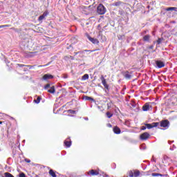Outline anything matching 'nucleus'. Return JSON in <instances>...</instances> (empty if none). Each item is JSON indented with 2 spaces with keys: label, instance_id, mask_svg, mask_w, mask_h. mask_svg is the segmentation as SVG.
<instances>
[{
  "label": "nucleus",
  "instance_id": "nucleus-1",
  "mask_svg": "<svg viewBox=\"0 0 177 177\" xmlns=\"http://www.w3.org/2000/svg\"><path fill=\"white\" fill-rule=\"evenodd\" d=\"M129 177H138L140 176V171L139 170H130L127 172Z\"/></svg>",
  "mask_w": 177,
  "mask_h": 177
},
{
  "label": "nucleus",
  "instance_id": "nucleus-2",
  "mask_svg": "<svg viewBox=\"0 0 177 177\" xmlns=\"http://www.w3.org/2000/svg\"><path fill=\"white\" fill-rule=\"evenodd\" d=\"M97 13H98V15H104V13H106V7H104L103 4H99L97 7Z\"/></svg>",
  "mask_w": 177,
  "mask_h": 177
},
{
  "label": "nucleus",
  "instance_id": "nucleus-3",
  "mask_svg": "<svg viewBox=\"0 0 177 177\" xmlns=\"http://www.w3.org/2000/svg\"><path fill=\"white\" fill-rule=\"evenodd\" d=\"M17 66L18 67H24V71H28V70H31L32 68H34L35 66H32V65H24L21 64H17Z\"/></svg>",
  "mask_w": 177,
  "mask_h": 177
},
{
  "label": "nucleus",
  "instance_id": "nucleus-4",
  "mask_svg": "<svg viewBox=\"0 0 177 177\" xmlns=\"http://www.w3.org/2000/svg\"><path fill=\"white\" fill-rule=\"evenodd\" d=\"M149 138H150V134L147 132H145L140 136V139L141 140H147Z\"/></svg>",
  "mask_w": 177,
  "mask_h": 177
},
{
  "label": "nucleus",
  "instance_id": "nucleus-5",
  "mask_svg": "<svg viewBox=\"0 0 177 177\" xmlns=\"http://www.w3.org/2000/svg\"><path fill=\"white\" fill-rule=\"evenodd\" d=\"M87 38L88 40H90L91 42H92V44H94V45H99V40L97 39L91 37L89 35H87Z\"/></svg>",
  "mask_w": 177,
  "mask_h": 177
},
{
  "label": "nucleus",
  "instance_id": "nucleus-6",
  "mask_svg": "<svg viewBox=\"0 0 177 177\" xmlns=\"http://www.w3.org/2000/svg\"><path fill=\"white\" fill-rule=\"evenodd\" d=\"M160 127L162 128H167V127H169V121L168 120H162L160 122Z\"/></svg>",
  "mask_w": 177,
  "mask_h": 177
},
{
  "label": "nucleus",
  "instance_id": "nucleus-7",
  "mask_svg": "<svg viewBox=\"0 0 177 177\" xmlns=\"http://www.w3.org/2000/svg\"><path fill=\"white\" fill-rule=\"evenodd\" d=\"M102 85L104 86L105 89H109V84H107V82L104 79V76L102 75L100 77Z\"/></svg>",
  "mask_w": 177,
  "mask_h": 177
},
{
  "label": "nucleus",
  "instance_id": "nucleus-8",
  "mask_svg": "<svg viewBox=\"0 0 177 177\" xmlns=\"http://www.w3.org/2000/svg\"><path fill=\"white\" fill-rule=\"evenodd\" d=\"M156 64L158 68H162V67L165 66V64L162 61L157 60L156 61Z\"/></svg>",
  "mask_w": 177,
  "mask_h": 177
},
{
  "label": "nucleus",
  "instance_id": "nucleus-9",
  "mask_svg": "<svg viewBox=\"0 0 177 177\" xmlns=\"http://www.w3.org/2000/svg\"><path fill=\"white\" fill-rule=\"evenodd\" d=\"M48 15H49V12L48 11H45L43 15H40L38 18V21H42V20H44V19H45L46 17V16H48Z\"/></svg>",
  "mask_w": 177,
  "mask_h": 177
},
{
  "label": "nucleus",
  "instance_id": "nucleus-10",
  "mask_svg": "<svg viewBox=\"0 0 177 177\" xmlns=\"http://www.w3.org/2000/svg\"><path fill=\"white\" fill-rule=\"evenodd\" d=\"M88 174V175H91V176H97V175H99V171L97 170L91 169Z\"/></svg>",
  "mask_w": 177,
  "mask_h": 177
},
{
  "label": "nucleus",
  "instance_id": "nucleus-11",
  "mask_svg": "<svg viewBox=\"0 0 177 177\" xmlns=\"http://www.w3.org/2000/svg\"><path fill=\"white\" fill-rule=\"evenodd\" d=\"M64 143V145L66 147H71V140L70 139V138H67Z\"/></svg>",
  "mask_w": 177,
  "mask_h": 177
},
{
  "label": "nucleus",
  "instance_id": "nucleus-12",
  "mask_svg": "<svg viewBox=\"0 0 177 177\" xmlns=\"http://www.w3.org/2000/svg\"><path fill=\"white\" fill-rule=\"evenodd\" d=\"M53 75H50V74H45L44 76H43V80L44 81H46L48 80H52L53 79Z\"/></svg>",
  "mask_w": 177,
  "mask_h": 177
},
{
  "label": "nucleus",
  "instance_id": "nucleus-13",
  "mask_svg": "<svg viewBox=\"0 0 177 177\" xmlns=\"http://www.w3.org/2000/svg\"><path fill=\"white\" fill-rule=\"evenodd\" d=\"M123 75L124 77V78H126V80H131V78H132V75H131L129 74V71H127L126 72H124L123 73Z\"/></svg>",
  "mask_w": 177,
  "mask_h": 177
},
{
  "label": "nucleus",
  "instance_id": "nucleus-14",
  "mask_svg": "<svg viewBox=\"0 0 177 177\" xmlns=\"http://www.w3.org/2000/svg\"><path fill=\"white\" fill-rule=\"evenodd\" d=\"M114 133H115L116 135H120V133H121V129H120V127H113V129Z\"/></svg>",
  "mask_w": 177,
  "mask_h": 177
},
{
  "label": "nucleus",
  "instance_id": "nucleus-15",
  "mask_svg": "<svg viewBox=\"0 0 177 177\" xmlns=\"http://www.w3.org/2000/svg\"><path fill=\"white\" fill-rule=\"evenodd\" d=\"M102 30H100L98 32V37H101L102 42H104L105 41H106L107 39L106 38V36H103V34H102Z\"/></svg>",
  "mask_w": 177,
  "mask_h": 177
},
{
  "label": "nucleus",
  "instance_id": "nucleus-16",
  "mask_svg": "<svg viewBox=\"0 0 177 177\" xmlns=\"http://www.w3.org/2000/svg\"><path fill=\"white\" fill-rule=\"evenodd\" d=\"M142 110H143V111H149V110H150V104L149 103H146L142 106Z\"/></svg>",
  "mask_w": 177,
  "mask_h": 177
},
{
  "label": "nucleus",
  "instance_id": "nucleus-17",
  "mask_svg": "<svg viewBox=\"0 0 177 177\" xmlns=\"http://www.w3.org/2000/svg\"><path fill=\"white\" fill-rule=\"evenodd\" d=\"M48 174L50 176L57 177V176H56V173L55 172V171H53V169H50L48 171Z\"/></svg>",
  "mask_w": 177,
  "mask_h": 177
},
{
  "label": "nucleus",
  "instance_id": "nucleus-18",
  "mask_svg": "<svg viewBox=\"0 0 177 177\" xmlns=\"http://www.w3.org/2000/svg\"><path fill=\"white\" fill-rule=\"evenodd\" d=\"M86 80H89V75L85 74L82 77V81H86Z\"/></svg>",
  "mask_w": 177,
  "mask_h": 177
},
{
  "label": "nucleus",
  "instance_id": "nucleus-19",
  "mask_svg": "<svg viewBox=\"0 0 177 177\" xmlns=\"http://www.w3.org/2000/svg\"><path fill=\"white\" fill-rule=\"evenodd\" d=\"M48 92L49 93H55V92H56V91L55 90V86H51L50 89L48 90Z\"/></svg>",
  "mask_w": 177,
  "mask_h": 177
},
{
  "label": "nucleus",
  "instance_id": "nucleus-20",
  "mask_svg": "<svg viewBox=\"0 0 177 177\" xmlns=\"http://www.w3.org/2000/svg\"><path fill=\"white\" fill-rule=\"evenodd\" d=\"M149 39H150V35H147L143 37V41H145V42H147Z\"/></svg>",
  "mask_w": 177,
  "mask_h": 177
},
{
  "label": "nucleus",
  "instance_id": "nucleus-21",
  "mask_svg": "<svg viewBox=\"0 0 177 177\" xmlns=\"http://www.w3.org/2000/svg\"><path fill=\"white\" fill-rule=\"evenodd\" d=\"M166 10H167V12H169L170 10H175V12H177V8L176 7H170V8H167L166 9Z\"/></svg>",
  "mask_w": 177,
  "mask_h": 177
},
{
  "label": "nucleus",
  "instance_id": "nucleus-22",
  "mask_svg": "<svg viewBox=\"0 0 177 177\" xmlns=\"http://www.w3.org/2000/svg\"><path fill=\"white\" fill-rule=\"evenodd\" d=\"M4 177H15V176L9 172H6L4 173Z\"/></svg>",
  "mask_w": 177,
  "mask_h": 177
},
{
  "label": "nucleus",
  "instance_id": "nucleus-23",
  "mask_svg": "<svg viewBox=\"0 0 177 177\" xmlns=\"http://www.w3.org/2000/svg\"><path fill=\"white\" fill-rule=\"evenodd\" d=\"M41 97L38 96L37 100H34V102L38 104L41 102Z\"/></svg>",
  "mask_w": 177,
  "mask_h": 177
},
{
  "label": "nucleus",
  "instance_id": "nucleus-24",
  "mask_svg": "<svg viewBox=\"0 0 177 177\" xmlns=\"http://www.w3.org/2000/svg\"><path fill=\"white\" fill-rule=\"evenodd\" d=\"M151 124L152 125V128H156V127H157L158 126L160 125V123L159 122H153Z\"/></svg>",
  "mask_w": 177,
  "mask_h": 177
},
{
  "label": "nucleus",
  "instance_id": "nucleus-25",
  "mask_svg": "<svg viewBox=\"0 0 177 177\" xmlns=\"http://www.w3.org/2000/svg\"><path fill=\"white\" fill-rule=\"evenodd\" d=\"M122 5V2L121 1H117L114 3V6H121Z\"/></svg>",
  "mask_w": 177,
  "mask_h": 177
},
{
  "label": "nucleus",
  "instance_id": "nucleus-26",
  "mask_svg": "<svg viewBox=\"0 0 177 177\" xmlns=\"http://www.w3.org/2000/svg\"><path fill=\"white\" fill-rule=\"evenodd\" d=\"M106 117H108V118H111L113 117V113H110V112H106Z\"/></svg>",
  "mask_w": 177,
  "mask_h": 177
},
{
  "label": "nucleus",
  "instance_id": "nucleus-27",
  "mask_svg": "<svg viewBox=\"0 0 177 177\" xmlns=\"http://www.w3.org/2000/svg\"><path fill=\"white\" fill-rule=\"evenodd\" d=\"M151 176H162V175L158 173H152Z\"/></svg>",
  "mask_w": 177,
  "mask_h": 177
},
{
  "label": "nucleus",
  "instance_id": "nucleus-28",
  "mask_svg": "<svg viewBox=\"0 0 177 177\" xmlns=\"http://www.w3.org/2000/svg\"><path fill=\"white\" fill-rule=\"evenodd\" d=\"M145 126L147 127V129H151V128H153L151 124H146Z\"/></svg>",
  "mask_w": 177,
  "mask_h": 177
},
{
  "label": "nucleus",
  "instance_id": "nucleus-29",
  "mask_svg": "<svg viewBox=\"0 0 177 177\" xmlns=\"http://www.w3.org/2000/svg\"><path fill=\"white\" fill-rule=\"evenodd\" d=\"M96 50H99V49H95V50H84V52H90V53H92V52H96Z\"/></svg>",
  "mask_w": 177,
  "mask_h": 177
},
{
  "label": "nucleus",
  "instance_id": "nucleus-30",
  "mask_svg": "<svg viewBox=\"0 0 177 177\" xmlns=\"http://www.w3.org/2000/svg\"><path fill=\"white\" fill-rule=\"evenodd\" d=\"M12 25H1L0 28H5V27H11Z\"/></svg>",
  "mask_w": 177,
  "mask_h": 177
},
{
  "label": "nucleus",
  "instance_id": "nucleus-31",
  "mask_svg": "<svg viewBox=\"0 0 177 177\" xmlns=\"http://www.w3.org/2000/svg\"><path fill=\"white\" fill-rule=\"evenodd\" d=\"M49 64H50V62H48V64H45V65H39L38 67H47V66H49Z\"/></svg>",
  "mask_w": 177,
  "mask_h": 177
},
{
  "label": "nucleus",
  "instance_id": "nucleus-32",
  "mask_svg": "<svg viewBox=\"0 0 177 177\" xmlns=\"http://www.w3.org/2000/svg\"><path fill=\"white\" fill-rule=\"evenodd\" d=\"M68 113H71V114H75V111L74 110H71V109H69L68 111Z\"/></svg>",
  "mask_w": 177,
  "mask_h": 177
},
{
  "label": "nucleus",
  "instance_id": "nucleus-33",
  "mask_svg": "<svg viewBox=\"0 0 177 177\" xmlns=\"http://www.w3.org/2000/svg\"><path fill=\"white\" fill-rule=\"evenodd\" d=\"M85 99H86V100H93V98L88 97V96H86Z\"/></svg>",
  "mask_w": 177,
  "mask_h": 177
},
{
  "label": "nucleus",
  "instance_id": "nucleus-34",
  "mask_svg": "<svg viewBox=\"0 0 177 177\" xmlns=\"http://www.w3.org/2000/svg\"><path fill=\"white\" fill-rule=\"evenodd\" d=\"M162 41V40L159 38V39L157 40V44H158V45H160V44H161Z\"/></svg>",
  "mask_w": 177,
  "mask_h": 177
},
{
  "label": "nucleus",
  "instance_id": "nucleus-35",
  "mask_svg": "<svg viewBox=\"0 0 177 177\" xmlns=\"http://www.w3.org/2000/svg\"><path fill=\"white\" fill-rule=\"evenodd\" d=\"M48 88H50V84H47L44 86V89H47Z\"/></svg>",
  "mask_w": 177,
  "mask_h": 177
},
{
  "label": "nucleus",
  "instance_id": "nucleus-36",
  "mask_svg": "<svg viewBox=\"0 0 177 177\" xmlns=\"http://www.w3.org/2000/svg\"><path fill=\"white\" fill-rule=\"evenodd\" d=\"M68 59H70L69 55L64 57V60H68Z\"/></svg>",
  "mask_w": 177,
  "mask_h": 177
},
{
  "label": "nucleus",
  "instance_id": "nucleus-37",
  "mask_svg": "<svg viewBox=\"0 0 177 177\" xmlns=\"http://www.w3.org/2000/svg\"><path fill=\"white\" fill-rule=\"evenodd\" d=\"M19 177H26V174L24 173H21Z\"/></svg>",
  "mask_w": 177,
  "mask_h": 177
},
{
  "label": "nucleus",
  "instance_id": "nucleus-38",
  "mask_svg": "<svg viewBox=\"0 0 177 177\" xmlns=\"http://www.w3.org/2000/svg\"><path fill=\"white\" fill-rule=\"evenodd\" d=\"M25 161H26V162H27L28 164H29V162H31V160H30V159H27V158L25 159Z\"/></svg>",
  "mask_w": 177,
  "mask_h": 177
},
{
  "label": "nucleus",
  "instance_id": "nucleus-39",
  "mask_svg": "<svg viewBox=\"0 0 177 177\" xmlns=\"http://www.w3.org/2000/svg\"><path fill=\"white\" fill-rule=\"evenodd\" d=\"M69 59H71V60H74V57L69 55Z\"/></svg>",
  "mask_w": 177,
  "mask_h": 177
},
{
  "label": "nucleus",
  "instance_id": "nucleus-40",
  "mask_svg": "<svg viewBox=\"0 0 177 177\" xmlns=\"http://www.w3.org/2000/svg\"><path fill=\"white\" fill-rule=\"evenodd\" d=\"M142 131H145V129H146V127L143 126V127H142Z\"/></svg>",
  "mask_w": 177,
  "mask_h": 177
},
{
  "label": "nucleus",
  "instance_id": "nucleus-41",
  "mask_svg": "<svg viewBox=\"0 0 177 177\" xmlns=\"http://www.w3.org/2000/svg\"><path fill=\"white\" fill-rule=\"evenodd\" d=\"M78 53H80V52L74 53L75 56H76V55H78Z\"/></svg>",
  "mask_w": 177,
  "mask_h": 177
},
{
  "label": "nucleus",
  "instance_id": "nucleus-42",
  "mask_svg": "<svg viewBox=\"0 0 177 177\" xmlns=\"http://www.w3.org/2000/svg\"><path fill=\"white\" fill-rule=\"evenodd\" d=\"M4 122L0 121V124H3Z\"/></svg>",
  "mask_w": 177,
  "mask_h": 177
},
{
  "label": "nucleus",
  "instance_id": "nucleus-43",
  "mask_svg": "<svg viewBox=\"0 0 177 177\" xmlns=\"http://www.w3.org/2000/svg\"><path fill=\"white\" fill-rule=\"evenodd\" d=\"M107 106H108V109H110V106L109 105V104H107Z\"/></svg>",
  "mask_w": 177,
  "mask_h": 177
},
{
  "label": "nucleus",
  "instance_id": "nucleus-44",
  "mask_svg": "<svg viewBox=\"0 0 177 177\" xmlns=\"http://www.w3.org/2000/svg\"><path fill=\"white\" fill-rule=\"evenodd\" d=\"M11 30H16L15 28H11Z\"/></svg>",
  "mask_w": 177,
  "mask_h": 177
},
{
  "label": "nucleus",
  "instance_id": "nucleus-45",
  "mask_svg": "<svg viewBox=\"0 0 177 177\" xmlns=\"http://www.w3.org/2000/svg\"><path fill=\"white\" fill-rule=\"evenodd\" d=\"M3 177H5V176H3Z\"/></svg>",
  "mask_w": 177,
  "mask_h": 177
}]
</instances>
